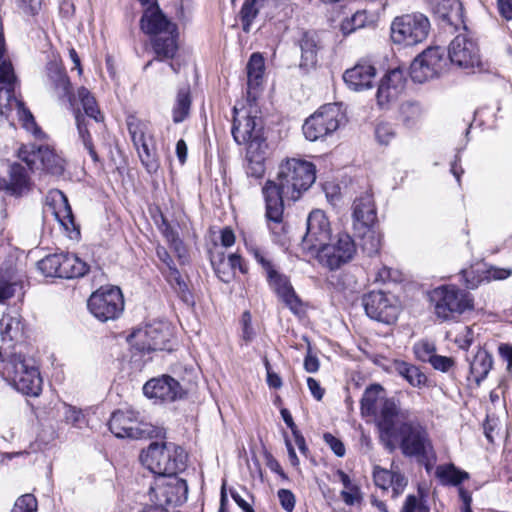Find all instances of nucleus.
Segmentation results:
<instances>
[{
    "mask_svg": "<svg viewBox=\"0 0 512 512\" xmlns=\"http://www.w3.org/2000/svg\"><path fill=\"white\" fill-rule=\"evenodd\" d=\"M277 494L282 508L287 512H292L296 503L294 494L288 489H280Z\"/></svg>",
    "mask_w": 512,
    "mask_h": 512,
    "instance_id": "nucleus-59",
    "label": "nucleus"
},
{
    "mask_svg": "<svg viewBox=\"0 0 512 512\" xmlns=\"http://www.w3.org/2000/svg\"><path fill=\"white\" fill-rule=\"evenodd\" d=\"M362 305L368 317L386 325L394 324L400 313L396 298L382 291H371L365 294Z\"/></svg>",
    "mask_w": 512,
    "mask_h": 512,
    "instance_id": "nucleus-14",
    "label": "nucleus"
},
{
    "mask_svg": "<svg viewBox=\"0 0 512 512\" xmlns=\"http://www.w3.org/2000/svg\"><path fill=\"white\" fill-rule=\"evenodd\" d=\"M331 240V225L320 209L311 211L307 218V228L301 242L304 253L312 256L320 246Z\"/></svg>",
    "mask_w": 512,
    "mask_h": 512,
    "instance_id": "nucleus-16",
    "label": "nucleus"
},
{
    "mask_svg": "<svg viewBox=\"0 0 512 512\" xmlns=\"http://www.w3.org/2000/svg\"><path fill=\"white\" fill-rule=\"evenodd\" d=\"M266 144H259L256 141L247 146L246 174L256 179L262 178L265 174V150Z\"/></svg>",
    "mask_w": 512,
    "mask_h": 512,
    "instance_id": "nucleus-29",
    "label": "nucleus"
},
{
    "mask_svg": "<svg viewBox=\"0 0 512 512\" xmlns=\"http://www.w3.org/2000/svg\"><path fill=\"white\" fill-rule=\"evenodd\" d=\"M18 156L30 170L38 167L37 162L52 175H61L65 168V160L49 146L25 145L19 149Z\"/></svg>",
    "mask_w": 512,
    "mask_h": 512,
    "instance_id": "nucleus-18",
    "label": "nucleus"
},
{
    "mask_svg": "<svg viewBox=\"0 0 512 512\" xmlns=\"http://www.w3.org/2000/svg\"><path fill=\"white\" fill-rule=\"evenodd\" d=\"M264 69L265 65L262 55L253 53L247 63V93L249 98H256L254 90L262 83Z\"/></svg>",
    "mask_w": 512,
    "mask_h": 512,
    "instance_id": "nucleus-32",
    "label": "nucleus"
},
{
    "mask_svg": "<svg viewBox=\"0 0 512 512\" xmlns=\"http://www.w3.org/2000/svg\"><path fill=\"white\" fill-rule=\"evenodd\" d=\"M375 137L382 145H388L395 137V131L389 123H379L375 129Z\"/></svg>",
    "mask_w": 512,
    "mask_h": 512,
    "instance_id": "nucleus-52",
    "label": "nucleus"
},
{
    "mask_svg": "<svg viewBox=\"0 0 512 512\" xmlns=\"http://www.w3.org/2000/svg\"><path fill=\"white\" fill-rule=\"evenodd\" d=\"M352 218L354 229H368L374 226L377 221V210L370 192H365L354 200Z\"/></svg>",
    "mask_w": 512,
    "mask_h": 512,
    "instance_id": "nucleus-24",
    "label": "nucleus"
},
{
    "mask_svg": "<svg viewBox=\"0 0 512 512\" xmlns=\"http://www.w3.org/2000/svg\"><path fill=\"white\" fill-rule=\"evenodd\" d=\"M47 77L59 97H67L71 106L75 103V97L71 93V83L64 68L57 62L47 65Z\"/></svg>",
    "mask_w": 512,
    "mask_h": 512,
    "instance_id": "nucleus-28",
    "label": "nucleus"
},
{
    "mask_svg": "<svg viewBox=\"0 0 512 512\" xmlns=\"http://www.w3.org/2000/svg\"><path fill=\"white\" fill-rule=\"evenodd\" d=\"M498 354L500 358L506 362V370L512 374V344L500 343L498 346Z\"/></svg>",
    "mask_w": 512,
    "mask_h": 512,
    "instance_id": "nucleus-60",
    "label": "nucleus"
},
{
    "mask_svg": "<svg viewBox=\"0 0 512 512\" xmlns=\"http://www.w3.org/2000/svg\"><path fill=\"white\" fill-rule=\"evenodd\" d=\"M11 512H37V500L32 494L20 496L12 508Z\"/></svg>",
    "mask_w": 512,
    "mask_h": 512,
    "instance_id": "nucleus-50",
    "label": "nucleus"
},
{
    "mask_svg": "<svg viewBox=\"0 0 512 512\" xmlns=\"http://www.w3.org/2000/svg\"><path fill=\"white\" fill-rule=\"evenodd\" d=\"M253 255L256 261L262 266V268L266 272L267 279H270L278 272L274 268L272 262L268 258H266V256L259 249H254Z\"/></svg>",
    "mask_w": 512,
    "mask_h": 512,
    "instance_id": "nucleus-57",
    "label": "nucleus"
},
{
    "mask_svg": "<svg viewBox=\"0 0 512 512\" xmlns=\"http://www.w3.org/2000/svg\"><path fill=\"white\" fill-rule=\"evenodd\" d=\"M406 79L404 72L400 69H393L387 72L380 80L376 99L381 108L387 107L395 101L405 88Z\"/></svg>",
    "mask_w": 512,
    "mask_h": 512,
    "instance_id": "nucleus-23",
    "label": "nucleus"
},
{
    "mask_svg": "<svg viewBox=\"0 0 512 512\" xmlns=\"http://www.w3.org/2000/svg\"><path fill=\"white\" fill-rule=\"evenodd\" d=\"M376 424L379 438L389 451H393L397 444L408 457L427 456L433 451L426 426L411 419V411L401 409L394 399L383 401Z\"/></svg>",
    "mask_w": 512,
    "mask_h": 512,
    "instance_id": "nucleus-2",
    "label": "nucleus"
},
{
    "mask_svg": "<svg viewBox=\"0 0 512 512\" xmlns=\"http://www.w3.org/2000/svg\"><path fill=\"white\" fill-rule=\"evenodd\" d=\"M211 264L218 278L224 283H229L234 278L233 271L225 262L223 253H213L211 255Z\"/></svg>",
    "mask_w": 512,
    "mask_h": 512,
    "instance_id": "nucleus-45",
    "label": "nucleus"
},
{
    "mask_svg": "<svg viewBox=\"0 0 512 512\" xmlns=\"http://www.w3.org/2000/svg\"><path fill=\"white\" fill-rule=\"evenodd\" d=\"M383 389L380 385L374 384L367 387L361 398V414L363 416L375 415L377 402Z\"/></svg>",
    "mask_w": 512,
    "mask_h": 512,
    "instance_id": "nucleus-42",
    "label": "nucleus"
},
{
    "mask_svg": "<svg viewBox=\"0 0 512 512\" xmlns=\"http://www.w3.org/2000/svg\"><path fill=\"white\" fill-rule=\"evenodd\" d=\"M187 493L188 486L184 479L177 475H164L155 478L149 489V500L173 510L186 501Z\"/></svg>",
    "mask_w": 512,
    "mask_h": 512,
    "instance_id": "nucleus-11",
    "label": "nucleus"
},
{
    "mask_svg": "<svg viewBox=\"0 0 512 512\" xmlns=\"http://www.w3.org/2000/svg\"><path fill=\"white\" fill-rule=\"evenodd\" d=\"M260 6L254 3L253 0H246L240 11V18L242 21V27L245 32L250 31V26L258 14Z\"/></svg>",
    "mask_w": 512,
    "mask_h": 512,
    "instance_id": "nucleus-47",
    "label": "nucleus"
},
{
    "mask_svg": "<svg viewBox=\"0 0 512 512\" xmlns=\"http://www.w3.org/2000/svg\"><path fill=\"white\" fill-rule=\"evenodd\" d=\"M171 333L169 326L163 322L147 324L130 335L133 347L140 352L162 351L168 349Z\"/></svg>",
    "mask_w": 512,
    "mask_h": 512,
    "instance_id": "nucleus-17",
    "label": "nucleus"
},
{
    "mask_svg": "<svg viewBox=\"0 0 512 512\" xmlns=\"http://www.w3.org/2000/svg\"><path fill=\"white\" fill-rule=\"evenodd\" d=\"M376 69L367 62H359L343 74V80L353 91H363L372 87Z\"/></svg>",
    "mask_w": 512,
    "mask_h": 512,
    "instance_id": "nucleus-26",
    "label": "nucleus"
},
{
    "mask_svg": "<svg viewBox=\"0 0 512 512\" xmlns=\"http://www.w3.org/2000/svg\"><path fill=\"white\" fill-rule=\"evenodd\" d=\"M88 265L75 254L62 253L60 278H78L88 272Z\"/></svg>",
    "mask_w": 512,
    "mask_h": 512,
    "instance_id": "nucleus-35",
    "label": "nucleus"
},
{
    "mask_svg": "<svg viewBox=\"0 0 512 512\" xmlns=\"http://www.w3.org/2000/svg\"><path fill=\"white\" fill-rule=\"evenodd\" d=\"M434 314L440 321L456 320L466 311L474 308L470 294L456 286H441L431 294Z\"/></svg>",
    "mask_w": 512,
    "mask_h": 512,
    "instance_id": "nucleus-7",
    "label": "nucleus"
},
{
    "mask_svg": "<svg viewBox=\"0 0 512 512\" xmlns=\"http://www.w3.org/2000/svg\"><path fill=\"white\" fill-rule=\"evenodd\" d=\"M434 12L450 25H457L462 18V5L458 0H433Z\"/></svg>",
    "mask_w": 512,
    "mask_h": 512,
    "instance_id": "nucleus-34",
    "label": "nucleus"
},
{
    "mask_svg": "<svg viewBox=\"0 0 512 512\" xmlns=\"http://www.w3.org/2000/svg\"><path fill=\"white\" fill-rule=\"evenodd\" d=\"M301 49V66L313 67L317 62V53L320 48L316 32L305 31L299 39Z\"/></svg>",
    "mask_w": 512,
    "mask_h": 512,
    "instance_id": "nucleus-31",
    "label": "nucleus"
},
{
    "mask_svg": "<svg viewBox=\"0 0 512 512\" xmlns=\"http://www.w3.org/2000/svg\"><path fill=\"white\" fill-rule=\"evenodd\" d=\"M279 298L284 302V304L294 313L298 314L302 308V302L298 295L296 294L294 288H291Z\"/></svg>",
    "mask_w": 512,
    "mask_h": 512,
    "instance_id": "nucleus-53",
    "label": "nucleus"
},
{
    "mask_svg": "<svg viewBox=\"0 0 512 512\" xmlns=\"http://www.w3.org/2000/svg\"><path fill=\"white\" fill-rule=\"evenodd\" d=\"M126 125L141 163L149 173L156 172L159 168V161L153 138L148 133L147 123L134 115H129L126 119Z\"/></svg>",
    "mask_w": 512,
    "mask_h": 512,
    "instance_id": "nucleus-12",
    "label": "nucleus"
},
{
    "mask_svg": "<svg viewBox=\"0 0 512 512\" xmlns=\"http://www.w3.org/2000/svg\"><path fill=\"white\" fill-rule=\"evenodd\" d=\"M340 109L335 104L321 107L303 124L302 130L309 141H317L335 132L339 127Z\"/></svg>",
    "mask_w": 512,
    "mask_h": 512,
    "instance_id": "nucleus-13",
    "label": "nucleus"
},
{
    "mask_svg": "<svg viewBox=\"0 0 512 512\" xmlns=\"http://www.w3.org/2000/svg\"><path fill=\"white\" fill-rule=\"evenodd\" d=\"M511 275V268L490 267L487 270V278L489 280H505L509 278Z\"/></svg>",
    "mask_w": 512,
    "mask_h": 512,
    "instance_id": "nucleus-63",
    "label": "nucleus"
},
{
    "mask_svg": "<svg viewBox=\"0 0 512 512\" xmlns=\"http://www.w3.org/2000/svg\"><path fill=\"white\" fill-rule=\"evenodd\" d=\"M493 366L492 355L484 350L479 349L470 361V377L477 384L487 377Z\"/></svg>",
    "mask_w": 512,
    "mask_h": 512,
    "instance_id": "nucleus-33",
    "label": "nucleus"
},
{
    "mask_svg": "<svg viewBox=\"0 0 512 512\" xmlns=\"http://www.w3.org/2000/svg\"><path fill=\"white\" fill-rule=\"evenodd\" d=\"M474 340V332L471 327L464 326L456 335L454 342L463 350H467Z\"/></svg>",
    "mask_w": 512,
    "mask_h": 512,
    "instance_id": "nucleus-54",
    "label": "nucleus"
},
{
    "mask_svg": "<svg viewBox=\"0 0 512 512\" xmlns=\"http://www.w3.org/2000/svg\"><path fill=\"white\" fill-rule=\"evenodd\" d=\"M48 199L50 201L48 206L54 218L67 232L78 235L79 230L75 224L72 209L66 195L59 190H55L50 192Z\"/></svg>",
    "mask_w": 512,
    "mask_h": 512,
    "instance_id": "nucleus-25",
    "label": "nucleus"
},
{
    "mask_svg": "<svg viewBox=\"0 0 512 512\" xmlns=\"http://www.w3.org/2000/svg\"><path fill=\"white\" fill-rule=\"evenodd\" d=\"M14 79L12 64L8 61H3L0 64V84L7 83L11 84Z\"/></svg>",
    "mask_w": 512,
    "mask_h": 512,
    "instance_id": "nucleus-64",
    "label": "nucleus"
},
{
    "mask_svg": "<svg viewBox=\"0 0 512 512\" xmlns=\"http://www.w3.org/2000/svg\"><path fill=\"white\" fill-rule=\"evenodd\" d=\"M233 112L232 135L237 144H247L249 146L254 141L259 144H266L261 137V128L258 127L259 123L255 116L250 114L240 116L236 107L233 108Z\"/></svg>",
    "mask_w": 512,
    "mask_h": 512,
    "instance_id": "nucleus-21",
    "label": "nucleus"
},
{
    "mask_svg": "<svg viewBox=\"0 0 512 512\" xmlns=\"http://www.w3.org/2000/svg\"><path fill=\"white\" fill-rule=\"evenodd\" d=\"M64 417L66 422L71 423L73 425L80 424L84 419L81 410L70 405L65 406Z\"/></svg>",
    "mask_w": 512,
    "mask_h": 512,
    "instance_id": "nucleus-62",
    "label": "nucleus"
},
{
    "mask_svg": "<svg viewBox=\"0 0 512 512\" xmlns=\"http://www.w3.org/2000/svg\"><path fill=\"white\" fill-rule=\"evenodd\" d=\"M374 483L377 487L387 490L392 488L393 497H398L407 486V479L396 471H390L379 466L374 467Z\"/></svg>",
    "mask_w": 512,
    "mask_h": 512,
    "instance_id": "nucleus-27",
    "label": "nucleus"
},
{
    "mask_svg": "<svg viewBox=\"0 0 512 512\" xmlns=\"http://www.w3.org/2000/svg\"><path fill=\"white\" fill-rule=\"evenodd\" d=\"M429 363L435 370L448 372L454 366L455 361L451 357L435 354Z\"/></svg>",
    "mask_w": 512,
    "mask_h": 512,
    "instance_id": "nucleus-56",
    "label": "nucleus"
},
{
    "mask_svg": "<svg viewBox=\"0 0 512 512\" xmlns=\"http://www.w3.org/2000/svg\"><path fill=\"white\" fill-rule=\"evenodd\" d=\"M435 476L442 485L461 487L460 484L469 478V474L457 468L454 464L437 466Z\"/></svg>",
    "mask_w": 512,
    "mask_h": 512,
    "instance_id": "nucleus-37",
    "label": "nucleus"
},
{
    "mask_svg": "<svg viewBox=\"0 0 512 512\" xmlns=\"http://www.w3.org/2000/svg\"><path fill=\"white\" fill-rule=\"evenodd\" d=\"M30 185L27 170L21 164H12L9 172V181L5 186L7 193L13 196H22L30 190Z\"/></svg>",
    "mask_w": 512,
    "mask_h": 512,
    "instance_id": "nucleus-30",
    "label": "nucleus"
},
{
    "mask_svg": "<svg viewBox=\"0 0 512 512\" xmlns=\"http://www.w3.org/2000/svg\"><path fill=\"white\" fill-rule=\"evenodd\" d=\"M421 117V108L418 103L405 102L399 107V120L407 127L414 126Z\"/></svg>",
    "mask_w": 512,
    "mask_h": 512,
    "instance_id": "nucleus-44",
    "label": "nucleus"
},
{
    "mask_svg": "<svg viewBox=\"0 0 512 512\" xmlns=\"http://www.w3.org/2000/svg\"><path fill=\"white\" fill-rule=\"evenodd\" d=\"M13 106L17 110L18 118L22 122L23 127L37 138L44 137V133L37 126L32 113L27 107H25V104L21 100L14 97L12 101V107Z\"/></svg>",
    "mask_w": 512,
    "mask_h": 512,
    "instance_id": "nucleus-41",
    "label": "nucleus"
},
{
    "mask_svg": "<svg viewBox=\"0 0 512 512\" xmlns=\"http://www.w3.org/2000/svg\"><path fill=\"white\" fill-rule=\"evenodd\" d=\"M87 306L89 311L99 321L115 320L124 310L122 291L117 286H101L91 294Z\"/></svg>",
    "mask_w": 512,
    "mask_h": 512,
    "instance_id": "nucleus-10",
    "label": "nucleus"
},
{
    "mask_svg": "<svg viewBox=\"0 0 512 512\" xmlns=\"http://www.w3.org/2000/svg\"><path fill=\"white\" fill-rule=\"evenodd\" d=\"M191 107L190 87L184 86L179 88L176 96L175 105L173 107V122L181 123L189 115Z\"/></svg>",
    "mask_w": 512,
    "mask_h": 512,
    "instance_id": "nucleus-39",
    "label": "nucleus"
},
{
    "mask_svg": "<svg viewBox=\"0 0 512 512\" xmlns=\"http://www.w3.org/2000/svg\"><path fill=\"white\" fill-rule=\"evenodd\" d=\"M142 464L157 477L176 475L186 468L187 454L174 443H151L140 455Z\"/></svg>",
    "mask_w": 512,
    "mask_h": 512,
    "instance_id": "nucleus-4",
    "label": "nucleus"
},
{
    "mask_svg": "<svg viewBox=\"0 0 512 512\" xmlns=\"http://www.w3.org/2000/svg\"><path fill=\"white\" fill-rule=\"evenodd\" d=\"M268 282L278 297L293 288L288 277L278 272Z\"/></svg>",
    "mask_w": 512,
    "mask_h": 512,
    "instance_id": "nucleus-51",
    "label": "nucleus"
},
{
    "mask_svg": "<svg viewBox=\"0 0 512 512\" xmlns=\"http://www.w3.org/2000/svg\"><path fill=\"white\" fill-rule=\"evenodd\" d=\"M431 23L421 12L396 16L390 24V39L394 45L407 48L423 43L429 36Z\"/></svg>",
    "mask_w": 512,
    "mask_h": 512,
    "instance_id": "nucleus-6",
    "label": "nucleus"
},
{
    "mask_svg": "<svg viewBox=\"0 0 512 512\" xmlns=\"http://www.w3.org/2000/svg\"><path fill=\"white\" fill-rule=\"evenodd\" d=\"M448 56L452 64L463 69H473L481 64L478 45L466 34H459L451 41Z\"/></svg>",
    "mask_w": 512,
    "mask_h": 512,
    "instance_id": "nucleus-20",
    "label": "nucleus"
},
{
    "mask_svg": "<svg viewBox=\"0 0 512 512\" xmlns=\"http://www.w3.org/2000/svg\"><path fill=\"white\" fill-rule=\"evenodd\" d=\"M446 66L445 51L440 47H429L413 60L410 75L413 81L423 83L438 76Z\"/></svg>",
    "mask_w": 512,
    "mask_h": 512,
    "instance_id": "nucleus-15",
    "label": "nucleus"
},
{
    "mask_svg": "<svg viewBox=\"0 0 512 512\" xmlns=\"http://www.w3.org/2000/svg\"><path fill=\"white\" fill-rule=\"evenodd\" d=\"M315 167L299 159H287L279 165L276 180H268L262 187L265 218L271 233L281 238L287 233L284 223V197L297 200L315 181Z\"/></svg>",
    "mask_w": 512,
    "mask_h": 512,
    "instance_id": "nucleus-1",
    "label": "nucleus"
},
{
    "mask_svg": "<svg viewBox=\"0 0 512 512\" xmlns=\"http://www.w3.org/2000/svg\"><path fill=\"white\" fill-rule=\"evenodd\" d=\"M323 439L336 456L343 457L345 455V446L340 439L336 438L331 433H325Z\"/></svg>",
    "mask_w": 512,
    "mask_h": 512,
    "instance_id": "nucleus-58",
    "label": "nucleus"
},
{
    "mask_svg": "<svg viewBox=\"0 0 512 512\" xmlns=\"http://www.w3.org/2000/svg\"><path fill=\"white\" fill-rule=\"evenodd\" d=\"M362 238V249L367 255L372 256L377 254L382 247V234L368 227V229H354Z\"/></svg>",
    "mask_w": 512,
    "mask_h": 512,
    "instance_id": "nucleus-40",
    "label": "nucleus"
},
{
    "mask_svg": "<svg viewBox=\"0 0 512 512\" xmlns=\"http://www.w3.org/2000/svg\"><path fill=\"white\" fill-rule=\"evenodd\" d=\"M225 262L228 264V267L231 268L233 271V276H235V272L238 269L241 273L245 274L247 273V266L244 264L243 259L240 255L236 253H232L228 256V258H225Z\"/></svg>",
    "mask_w": 512,
    "mask_h": 512,
    "instance_id": "nucleus-61",
    "label": "nucleus"
},
{
    "mask_svg": "<svg viewBox=\"0 0 512 512\" xmlns=\"http://www.w3.org/2000/svg\"><path fill=\"white\" fill-rule=\"evenodd\" d=\"M19 323L10 316L0 319V359L5 358V351L11 347L12 341L17 334Z\"/></svg>",
    "mask_w": 512,
    "mask_h": 512,
    "instance_id": "nucleus-38",
    "label": "nucleus"
},
{
    "mask_svg": "<svg viewBox=\"0 0 512 512\" xmlns=\"http://www.w3.org/2000/svg\"><path fill=\"white\" fill-rule=\"evenodd\" d=\"M143 392L148 398L163 402L175 401L183 395L180 383L168 375L147 381L143 386Z\"/></svg>",
    "mask_w": 512,
    "mask_h": 512,
    "instance_id": "nucleus-22",
    "label": "nucleus"
},
{
    "mask_svg": "<svg viewBox=\"0 0 512 512\" xmlns=\"http://www.w3.org/2000/svg\"><path fill=\"white\" fill-rule=\"evenodd\" d=\"M62 253L50 254L37 263L39 271L46 277H59Z\"/></svg>",
    "mask_w": 512,
    "mask_h": 512,
    "instance_id": "nucleus-43",
    "label": "nucleus"
},
{
    "mask_svg": "<svg viewBox=\"0 0 512 512\" xmlns=\"http://www.w3.org/2000/svg\"><path fill=\"white\" fill-rule=\"evenodd\" d=\"M0 360L3 362L4 378L17 391L29 396L39 395L42 389V379L32 359L26 358L21 353H13Z\"/></svg>",
    "mask_w": 512,
    "mask_h": 512,
    "instance_id": "nucleus-5",
    "label": "nucleus"
},
{
    "mask_svg": "<svg viewBox=\"0 0 512 512\" xmlns=\"http://www.w3.org/2000/svg\"><path fill=\"white\" fill-rule=\"evenodd\" d=\"M393 368L411 386L421 388L426 385L427 377L417 366L397 360L394 362Z\"/></svg>",
    "mask_w": 512,
    "mask_h": 512,
    "instance_id": "nucleus-36",
    "label": "nucleus"
},
{
    "mask_svg": "<svg viewBox=\"0 0 512 512\" xmlns=\"http://www.w3.org/2000/svg\"><path fill=\"white\" fill-rule=\"evenodd\" d=\"M73 96L76 100L72 107L74 108V115L79 137L82 140V143L85 149L88 151L92 160L94 162H98L99 156L95 150L91 134L88 130V122L86 121L85 116L80 112V110L76 109L77 102L81 104L85 115L94 119L96 122L103 121L104 117L98 109V105L94 96L90 93L88 89H86L85 87H80L77 91V95Z\"/></svg>",
    "mask_w": 512,
    "mask_h": 512,
    "instance_id": "nucleus-8",
    "label": "nucleus"
},
{
    "mask_svg": "<svg viewBox=\"0 0 512 512\" xmlns=\"http://www.w3.org/2000/svg\"><path fill=\"white\" fill-rule=\"evenodd\" d=\"M357 251L353 238L348 233H339L327 241L311 256L329 270H336L350 262Z\"/></svg>",
    "mask_w": 512,
    "mask_h": 512,
    "instance_id": "nucleus-9",
    "label": "nucleus"
},
{
    "mask_svg": "<svg viewBox=\"0 0 512 512\" xmlns=\"http://www.w3.org/2000/svg\"><path fill=\"white\" fill-rule=\"evenodd\" d=\"M367 22V15L363 11H357L351 17L341 22L340 30L344 36H348L356 30L363 28Z\"/></svg>",
    "mask_w": 512,
    "mask_h": 512,
    "instance_id": "nucleus-46",
    "label": "nucleus"
},
{
    "mask_svg": "<svg viewBox=\"0 0 512 512\" xmlns=\"http://www.w3.org/2000/svg\"><path fill=\"white\" fill-rule=\"evenodd\" d=\"M109 429L118 438H140L143 435H150L151 431H163L162 428L140 423L133 411L122 410L112 414Z\"/></svg>",
    "mask_w": 512,
    "mask_h": 512,
    "instance_id": "nucleus-19",
    "label": "nucleus"
},
{
    "mask_svg": "<svg viewBox=\"0 0 512 512\" xmlns=\"http://www.w3.org/2000/svg\"><path fill=\"white\" fill-rule=\"evenodd\" d=\"M14 98L11 88H0V117H7Z\"/></svg>",
    "mask_w": 512,
    "mask_h": 512,
    "instance_id": "nucleus-55",
    "label": "nucleus"
},
{
    "mask_svg": "<svg viewBox=\"0 0 512 512\" xmlns=\"http://www.w3.org/2000/svg\"><path fill=\"white\" fill-rule=\"evenodd\" d=\"M147 5L140 20L141 29L149 35H154L152 48L156 59L163 61L172 59L177 50V26L163 14L157 0H139Z\"/></svg>",
    "mask_w": 512,
    "mask_h": 512,
    "instance_id": "nucleus-3",
    "label": "nucleus"
},
{
    "mask_svg": "<svg viewBox=\"0 0 512 512\" xmlns=\"http://www.w3.org/2000/svg\"><path fill=\"white\" fill-rule=\"evenodd\" d=\"M337 475L339 476V479L342 482L343 486L348 490H343L341 492V496L344 502L347 505H353L356 500L355 493L358 492V488L352 484L350 477L344 471L338 470Z\"/></svg>",
    "mask_w": 512,
    "mask_h": 512,
    "instance_id": "nucleus-49",
    "label": "nucleus"
},
{
    "mask_svg": "<svg viewBox=\"0 0 512 512\" xmlns=\"http://www.w3.org/2000/svg\"><path fill=\"white\" fill-rule=\"evenodd\" d=\"M413 350L418 360L429 363L435 356L436 346L433 342L422 340L414 345Z\"/></svg>",
    "mask_w": 512,
    "mask_h": 512,
    "instance_id": "nucleus-48",
    "label": "nucleus"
}]
</instances>
